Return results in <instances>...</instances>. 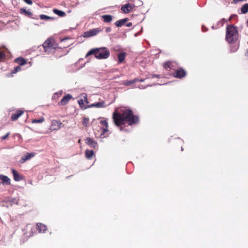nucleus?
I'll use <instances>...</instances> for the list:
<instances>
[{"label":"nucleus","mask_w":248,"mask_h":248,"mask_svg":"<svg viewBox=\"0 0 248 248\" xmlns=\"http://www.w3.org/2000/svg\"><path fill=\"white\" fill-rule=\"evenodd\" d=\"M112 118L115 124L117 126L124 124L126 122H128L129 125H132L139 121V117L134 115L130 109H125L122 113L115 112L113 113Z\"/></svg>","instance_id":"nucleus-1"},{"label":"nucleus","mask_w":248,"mask_h":248,"mask_svg":"<svg viewBox=\"0 0 248 248\" xmlns=\"http://www.w3.org/2000/svg\"><path fill=\"white\" fill-rule=\"evenodd\" d=\"M239 38L237 27L232 24L228 25L226 29L225 40L229 44H234Z\"/></svg>","instance_id":"nucleus-2"},{"label":"nucleus","mask_w":248,"mask_h":248,"mask_svg":"<svg viewBox=\"0 0 248 248\" xmlns=\"http://www.w3.org/2000/svg\"><path fill=\"white\" fill-rule=\"evenodd\" d=\"M98 50H96L95 58L97 59H106L110 55V52L106 47H101L96 48Z\"/></svg>","instance_id":"nucleus-3"},{"label":"nucleus","mask_w":248,"mask_h":248,"mask_svg":"<svg viewBox=\"0 0 248 248\" xmlns=\"http://www.w3.org/2000/svg\"><path fill=\"white\" fill-rule=\"evenodd\" d=\"M101 31V29H100L99 28L93 29L92 30L84 32L83 36L84 37H90L93 36L97 34Z\"/></svg>","instance_id":"nucleus-4"},{"label":"nucleus","mask_w":248,"mask_h":248,"mask_svg":"<svg viewBox=\"0 0 248 248\" xmlns=\"http://www.w3.org/2000/svg\"><path fill=\"white\" fill-rule=\"evenodd\" d=\"M43 46L44 48L45 51L46 52H49L50 49L55 48L51 40L48 38L43 43Z\"/></svg>","instance_id":"nucleus-5"},{"label":"nucleus","mask_w":248,"mask_h":248,"mask_svg":"<svg viewBox=\"0 0 248 248\" xmlns=\"http://www.w3.org/2000/svg\"><path fill=\"white\" fill-rule=\"evenodd\" d=\"M186 71L182 68H179L175 70L173 74V76L178 78H182L185 77L186 75Z\"/></svg>","instance_id":"nucleus-6"},{"label":"nucleus","mask_w":248,"mask_h":248,"mask_svg":"<svg viewBox=\"0 0 248 248\" xmlns=\"http://www.w3.org/2000/svg\"><path fill=\"white\" fill-rule=\"evenodd\" d=\"M135 7L136 6L134 4L127 3L122 6L121 10L124 13L127 14L130 13Z\"/></svg>","instance_id":"nucleus-7"},{"label":"nucleus","mask_w":248,"mask_h":248,"mask_svg":"<svg viewBox=\"0 0 248 248\" xmlns=\"http://www.w3.org/2000/svg\"><path fill=\"white\" fill-rule=\"evenodd\" d=\"M62 124L61 121L54 120L51 122L50 129L52 131L58 130L61 128Z\"/></svg>","instance_id":"nucleus-8"},{"label":"nucleus","mask_w":248,"mask_h":248,"mask_svg":"<svg viewBox=\"0 0 248 248\" xmlns=\"http://www.w3.org/2000/svg\"><path fill=\"white\" fill-rule=\"evenodd\" d=\"M72 98V95L67 94L62 97L60 102L58 103V105L59 106H65L68 103L69 100Z\"/></svg>","instance_id":"nucleus-9"},{"label":"nucleus","mask_w":248,"mask_h":248,"mask_svg":"<svg viewBox=\"0 0 248 248\" xmlns=\"http://www.w3.org/2000/svg\"><path fill=\"white\" fill-rule=\"evenodd\" d=\"M85 142L87 145L92 148H95L97 146V142L91 138H86L85 140Z\"/></svg>","instance_id":"nucleus-10"},{"label":"nucleus","mask_w":248,"mask_h":248,"mask_svg":"<svg viewBox=\"0 0 248 248\" xmlns=\"http://www.w3.org/2000/svg\"><path fill=\"white\" fill-rule=\"evenodd\" d=\"M12 173L14 176V179L15 181L18 182L23 180V177L22 176L20 175L17 171L15 169L12 170Z\"/></svg>","instance_id":"nucleus-11"},{"label":"nucleus","mask_w":248,"mask_h":248,"mask_svg":"<svg viewBox=\"0 0 248 248\" xmlns=\"http://www.w3.org/2000/svg\"><path fill=\"white\" fill-rule=\"evenodd\" d=\"M0 180H1V184L3 185H10V179L6 175L0 174Z\"/></svg>","instance_id":"nucleus-12"},{"label":"nucleus","mask_w":248,"mask_h":248,"mask_svg":"<svg viewBox=\"0 0 248 248\" xmlns=\"http://www.w3.org/2000/svg\"><path fill=\"white\" fill-rule=\"evenodd\" d=\"M34 154L33 153H27L25 155L23 156L20 160L21 163H24L26 161L30 159L31 158L33 157Z\"/></svg>","instance_id":"nucleus-13"},{"label":"nucleus","mask_w":248,"mask_h":248,"mask_svg":"<svg viewBox=\"0 0 248 248\" xmlns=\"http://www.w3.org/2000/svg\"><path fill=\"white\" fill-rule=\"evenodd\" d=\"M24 113L22 110H18L15 113L13 114L11 117L12 121L16 120Z\"/></svg>","instance_id":"nucleus-14"},{"label":"nucleus","mask_w":248,"mask_h":248,"mask_svg":"<svg viewBox=\"0 0 248 248\" xmlns=\"http://www.w3.org/2000/svg\"><path fill=\"white\" fill-rule=\"evenodd\" d=\"M15 61L20 66L24 65L27 62V60L22 57H19L16 58Z\"/></svg>","instance_id":"nucleus-15"},{"label":"nucleus","mask_w":248,"mask_h":248,"mask_svg":"<svg viewBox=\"0 0 248 248\" xmlns=\"http://www.w3.org/2000/svg\"><path fill=\"white\" fill-rule=\"evenodd\" d=\"M36 225L37 227V230L39 232L44 233L47 229L46 226L44 224L38 223Z\"/></svg>","instance_id":"nucleus-16"},{"label":"nucleus","mask_w":248,"mask_h":248,"mask_svg":"<svg viewBox=\"0 0 248 248\" xmlns=\"http://www.w3.org/2000/svg\"><path fill=\"white\" fill-rule=\"evenodd\" d=\"M126 53L124 52H121L118 54V63H122L125 60L126 57Z\"/></svg>","instance_id":"nucleus-17"},{"label":"nucleus","mask_w":248,"mask_h":248,"mask_svg":"<svg viewBox=\"0 0 248 248\" xmlns=\"http://www.w3.org/2000/svg\"><path fill=\"white\" fill-rule=\"evenodd\" d=\"M128 20V18H123V19H122L117 21L115 23V25L117 27H121L123 25H124V23H125Z\"/></svg>","instance_id":"nucleus-18"},{"label":"nucleus","mask_w":248,"mask_h":248,"mask_svg":"<svg viewBox=\"0 0 248 248\" xmlns=\"http://www.w3.org/2000/svg\"><path fill=\"white\" fill-rule=\"evenodd\" d=\"M20 13L21 14H23L24 16L28 17H31V16H32L31 12L29 10H27L24 8H21L20 9Z\"/></svg>","instance_id":"nucleus-19"},{"label":"nucleus","mask_w":248,"mask_h":248,"mask_svg":"<svg viewBox=\"0 0 248 248\" xmlns=\"http://www.w3.org/2000/svg\"><path fill=\"white\" fill-rule=\"evenodd\" d=\"M53 12L54 14L59 16L60 17H64L66 16V14L64 11L57 9H54L53 10Z\"/></svg>","instance_id":"nucleus-20"},{"label":"nucleus","mask_w":248,"mask_h":248,"mask_svg":"<svg viewBox=\"0 0 248 248\" xmlns=\"http://www.w3.org/2000/svg\"><path fill=\"white\" fill-rule=\"evenodd\" d=\"M102 17L106 23H109L112 20V16L110 15H103Z\"/></svg>","instance_id":"nucleus-21"},{"label":"nucleus","mask_w":248,"mask_h":248,"mask_svg":"<svg viewBox=\"0 0 248 248\" xmlns=\"http://www.w3.org/2000/svg\"><path fill=\"white\" fill-rule=\"evenodd\" d=\"M94 155V151L93 150H86L85 151V155L87 159H90Z\"/></svg>","instance_id":"nucleus-22"},{"label":"nucleus","mask_w":248,"mask_h":248,"mask_svg":"<svg viewBox=\"0 0 248 248\" xmlns=\"http://www.w3.org/2000/svg\"><path fill=\"white\" fill-rule=\"evenodd\" d=\"M95 108H103L107 107L106 102L104 101L95 103Z\"/></svg>","instance_id":"nucleus-23"},{"label":"nucleus","mask_w":248,"mask_h":248,"mask_svg":"<svg viewBox=\"0 0 248 248\" xmlns=\"http://www.w3.org/2000/svg\"><path fill=\"white\" fill-rule=\"evenodd\" d=\"M40 18L41 20H54L55 19L54 17H51L48 16L46 15H40Z\"/></svg>","instance_id":"nucleus-24"},{"label":"nucleus","mask_w":248,"mask_h":248,"mask_svg":"<svg viewBox=\"0 0 248 248\" xmlns=\"http://www.w3.org/2000/svg\"><path fill=\"white\" fill-rule=\"evenodd\" d=\"M241 13L245 14L248 12V3H246L243 5L241 8Z\"/></svg>","instance_id":"nucleus-25"},{"label":"nucleus","mask_w":248,"mask_h":248,"mask_svg":"<svg viewBox=\"0 0 248 248\" xmlns=\"http://www.w3.org/2000/svg\"><path fill=\"white\" fill-rule=\"evenodd\" d=\"M100 129L101 131V133L100 134V138H103L105 137V136H104V134L106 132H108V127H105V128H100Z\"/></svg>","instance_id":"nucleus-26"},{"label":"nucleus","mask_w":248,"mask_h":248,"mask_svg":"<svg viewBox=\"0 0 248 248\" xmlns=\"http://www.w3.org/2000/svg\"><path fill=\"white\" fill-rule=\"evenodd\" d=\"M98 50L97 49H96V48H92L90 50H89L87 53L86 55V57H87L91 55H94V57H95V53H96V50Z\"/></svg>","instance_id":"nucleus-27"},{"label":"nucleus","mask_w":248,"mask_h":248,"mask_svg":"<svg viewBox=\"0 0 248 248\" xmlns=\"http://www.w3.org/2000/svg\"><path fill=\"white\" fill-rule=\"evenodd\" d=\"M21 69L20 66H17L15 67H14V69L11 70V74L12 76H13V74H16L17 72L20 71Z\"/></svg>","instance_id":"nucleus-28"},{"label":"nucleus","mask_w":248,"mask_h":248,"mask_svg":"<svg viewBox=\"0 0 248 248\" xmlns=\"http://www.w3.org/2000/svg\"><path fill=\"white\" fill-rule=\"evenodd\" d=\"M131 1H133L135 3V5L136 6H140L143 5V2L140 0H130Z\"/></svg>","instance_id":"nucleus-29"},{"label":"nucleus","mask_w":248,"mask_h":248,"mask_svg":"<svg viewBox=\"0 0 248 248\" xmlns=\"http://www.w3.org/2000/svg\"><path fill=\"white\" fill-rule=\"evenodd\" d=\"M78 103L79 105L80 108L82 109H86L85 108L86 106L84 105V100L82 99L79 100L78 101Z\"/></svg>","instance_id":"nucleus-30"},{"label":"nucleus","mask_w":248,"mask_h":248,"mask_svg":"<svg viewBox=\"0 0 248 248\" xmlns=\"http://www.w3.org/2000/svg\"><path fill=\"white\" fill-rule=\"evenodd\" d=\"M227 20L225 18H223L221 20H220L219 21H218L217 22V26H221V27H222V26H223L224 23L225 22H227Z\"/></svg>","instance_id":"nucleus-31"},{"label":"nucleus","mask_w":248,"mask_h":248,"mask_svg":"<svg viewBox=\"0 0 248 248\" xmlns=\"http://www.w3.org/2000/svg\"><path fill=\"white\" fill-rule=\"evenodd\" d=\"M9 202L12 203L17 204L18 200L16 198H10L8 200Z\"/></svg>","instance_id":"nucleus-32"},{"label":"nucleus","mask_w":248,"mask_h":248,"mask_svg":"<svg viewBox=\"0 0 248 248\" xmlns=\"http://www.w3.org/2000/svg\"><path fill=\"white\" fill-rule=\"evenodd\" d=\"M44 121V118H40V119H33L32 121V123H42Z\"/></svg>","instance_id":"nucleus-33"},{"label":"nucleus","mask_w":248,"mask_h":248,"mask_svg":"<svg viewBox=\"0 0 248 248\" xmlns=\"http://www.w3.org/2000/svg\"><path fill=\"white\" fill-rule=\"evenodd\" d=\"M133 83H134V81H133V79L130 80H126L124 82V85L127 86H130Z\"/></svg>","instance_id":"nucleus-34"},{"label":"nucleus","mask_w":248,"mask_h":248,"mask_svg":"<svg viewBox=\"0 0 248 248\" xmlns=\"http://www.w3.org/2000/svg\"><path fill=\"white\" fill-rule=\"evenodd\" d=\"M89 120L88 118L84 117L83 120L82 124L84 126H87Z\"/></svg>","instance_id":"nucleus-35"},{"label":"nucleus","mask_w":248,"mask_h":248,"mask_svg":"<svg viewBox=\"0 0 248 248\" xmlns=\"http://www.w3.org/2000/svg\"><path fill=\"white\" fill-rule=\"evenodd\" d=\"M171 64V62H170L168 61L164 63L163 64V66H164V68L166 69L170 68Z\"/></svg>","instance_id":"nucleus-36"},{"label":"nucleus","mask_w":248,"mask_h":248,"mask_svg":"<svg viewBox=\"0 0 248 248\" xmlns=\"http://www.w3.org/2000/svg\"><path fill=\"white\" fill-rule=\"evenodd\" d=\"M5 52L0 50V62L5 58Z\"/></svg>","instance_id":"nucleus-37"},{"label":"nucleus","mask_w":248,"mask_h":248,"mask_svg":"<svg viewBox=\"0 0 248 248\" xmlns=\"http://www.w3.org/2000/svg\"><path fill=\"white\" fill-rule=\"evenodd\" d=\"M100 124H101V125L108 127V123L107 120H104L101 121Z\"/></svg>","instance_id":"nucleus-38"},{"label":"nucleus","mask_w":248,"mask_h":248,"mask_svg":"<svg viewBox=\"0 0 248 248\" xmlns=\"http://www.w3.org/2000/svg\"><path fill=\"white\" fill-rule=\"evenodd\" d=\"M62 94V91H59L58 92L55 93L53 96V98L55 97V96L57 95L58 96H61Z\"/></svg>","instance_id":"nucleus-39"},{"label":"nucleus","mask_w":248,"mask_h":248,"mask_svg":"<svg viewBox=\"0 0 248 248\" xmlns=\"http://www.w3.org/2000/svg\"><path fill=\"white\" fill-rule=\"evenodd\" d=\"M152 85H148L147 86H145V85H139L138 88L140 89H146L147 87H149V86H151Z\"/></svg>","instance_id":"nucleus-40"},{"label":"nucleus","mask_w":248,"mask_h":248,"mask_svg":"<svg viewBox=\"0 0 248 248\" xmlns=\"http://www.w3.org/2000/svg\"><path fill=\"white\" fill-rule=\"evenodd\" d=\"M9 135H10V132L7 133L6 135H5L4 136L1 137V140H6L7 138V137L9 136Z\"/></svg>","instance_id":"nucleus-41"},{"label":"nucleus","mask_w":248,"mask_h":248,"mask_svg":"<svg viewBox=\"0 0 248 248\" xmlns=\"http://www.w3.org/2000/svg\"><path fill=\"white\" fill-rule=\"evenodd\" d=\"M95 105V103H93V104H90V105H86V107H85V108L87 109L88 108L95 107V105Z\"/></svg>","instance_id":"nucleus-42"},{"label":"nucleus","mask_w":248,"mask_h":248,"mask_svg":"<svg viewBox=\"0 0 248 248\" xmlns=\"http://www.w3.org/2000/svg\"><path fill=\"white\" fill-rule=\"evenodd\" d=\"M24 2H25L26 3L31 5L32 3V1L31 0H23Z\"/></svg>","instance_id":"nucleus-43"},{"label":"nucleus","mask_w":248,"mask_h":248,"mask_svg":"<svg viewBox=\"0 0 248 248\" xmlns=\"http://www.w3.org/2000/svg\"><path fill=\"white\" fill-rule=\"evenodd\" d=\"M160 77H161L160 75H157V74L153 75L152 77V78H160Z\"/></svg>","instance_id":"nucleus-44"},{"label":"nucleus","mask_w":248,"mask_h":248,"mask_svg":"<svg viewBox=\"0 0 248 248\" xmlns=\"http://www.w3.org/2000/svg\"><path fill=\"white\" fill-rule=\"evenodd\" d=\"M208 31V28L205 27L204 25L202 26V31L205 32Z\"/></svg>","instance_id":"nucleus-45"},{"label":"nucleus","mask_w":248,"mask_h":248,"mask_svg":"<svg viewBox=\"0 0 248 248\" xmlns=\"http://www.w3.org/2000/svg\"><path fill=\"white\" fill-rule=\"evenodd\" d=\"M238 48V46H236L234 49L232 47L231 49V51L232 52H234L237 50Z\"/></svg>","instance_id":"nucleus-46"},{"label":"nucleus","mask_w":248,"mask_h":248,"mask_svg":"<svg viewBox=\"0 0 248 248\" xmlns=\"http://www.w3.org/2000/svg\"><path fill=\"white\" fill-rule=\"evenodd\" d=\"M111 31V28L110 27H107L106 28V32H109Z\"/></svg>","instance_id":"nucleus-47"},{"label":"nucleus","mask_w":248,"mask_h":248,"mask_svg":"<svg viewBox=\"0 0 248 248\" xmlns=\"http://www.w3.org/2000/svg\"><path fill=\"white\" fill-rule=\"evenodd\" d=\"M247 0H233L234 3H237L240 1H246Z\"/></svg>","instance_id":"nucleus-48"},{"label":"nucleus","mask_w":248,"mask_h":248,"mask_svg":"<svg viewBox=\"0 0 248 248\" xmlns=\"http://www.w3.org/2000/svg\"><path fill=\"white\" fill-rule=\"evenodd\" d=\"M236 16V15H234V14H233V15H232L230 16L229 18L228 19V20H229V21L231 20H232V19L233 17H234V16Z\"/></svg>","instance_id":"nucleus-49"},{"label":"nucleus","mask_w":248,"mask_h":248,"mask_svg":"<svg viewBox=\"0 0 248 248\" xmlns=\"http://www.w3.org/2000/svg\"><path fill=\"white\" fill-rule=\"evenodd\" d=\"M132 23L131 22H128L126 24V26L127 27H130L132 26Z\"/></svg>","instance_id":"nucleus-50"},{"label":"nucleus","mask_w":248,"mask_h":248,"mask_svg":"<svg viewBox=\"0 0 248 248\" xmlns=\"http://www.w3.org/2000/svg\"><path fill=\"white\" fill-rule=\"evenodd\" d=\"M133 81H134V83L136 82H139L140 79L139 78H135L134 79H133Z\"/></svg>","instance_id":"nucleus-51"},{"label":"nucleus","mask_w":248,"mask_h":248,"mask_svg":"<svg viewBox=\"0 0 248 248\" xmlns=\"http://www.w3.org/2000/svg\"><path fill=\"white\" fill-rule=\"evenodd\" d=\"M145 80V78L140 79L139 82H144Z\"/></svg>","instance_id":"nucleus-52"},{"label":"nucleus","mask_w":248,"mask_h":248,"mask_svg":"<svg viewBox=\"0 0 248 248\" xmlns=\"http://www.w3.org/2000/svg\"><path fill=\"white\" fill-rule=\"evenodd\" d=\"M84 99H85V102H86V104H88V103H89V102H88V99H87V97H86V96H85V97H84Z\"/></svg>","instance_id":"nucleus-53"},{"label":"nucleus","mask_w":248,"mask_h":248,"mask_svg":"<svg viewBox=\"0 0 248 248\" xmlns=\"http://www.w3.org/2000/svg\"><path fill=\"white\" fill-rule=\"evenodd\" d=\"M246 56L248 57V49L245 54Z\"/></svg>","instance_id":"nucleus-54"},{"label":"nucleus","mask_w":248,"mask_h":248,"mask_svg":"<svg viewBox=\"0 0 248 248\" xmlns=\"http://www.w3.org/2000/svg\"><path fill=\"white\" fill-rule=\"evenodd\" d=\"M212 29H216V28H215V27H214V26H212Z\"/></svg>","instance_id":"nucleus-55"},{"label":"nucleus","mask_w":248,"mask_h":248,"mask_svg":"<svg viewBox=\"0 0 248 248\" xmlns=\"http://www.w3.org/2000/svg\"><path fill=\"white\" fill-rule=\"evenodd\" d=\"M183 150H184V148H183V147H181V151H183Z\"/></svg>","instance_id":"nucleus-56"},{"label":"nucleus","mask_w":248,"mask_h":248,"mask_svg":"<svg viewBox=\"0 0 248 248\" xmlns=\"http://www.w3.org/2000/svg\"><path fill=\"white\" fill-rule=\"evenodd\" d=\"M139 34V33H137L135 34V36H136L138 34Z\"/></svg>","instance_id":"nucleus-57"},{"label":"nucleus","mask_w":248,"mask_h":248,"mask_svg":"<svg viewBox=\"0 0 248 248\" xmlns=\"http://www.w3.org/2000/svg\"><path fill=\"white\" fill-rule=\"evenodd\" d=\"M123 130V128L122 127H120V130Z\"/></svg>","instance_id":"nucleus-58"}]
</instances>
